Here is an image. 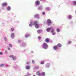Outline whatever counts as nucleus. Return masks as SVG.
Instances as JSON below:
<instances>
[{
	"label": "nucleus",
	"instance_id": "nucleus-20",
	"mask_svg": "<svg viewBox=\"0 0 76 76\" xmlns=\"http://www.w3.org/2000/svg\"><path fill=\"white\" fill-rule=\"evenodd\" d=\"M42 76H45V73L44 72H42L41 74V75Z\"/></svg>",
	"mask_w": 76,
	"mask_h": 76
},
{
	"label": "nucleus",
	"instance_id": "nucleus-19",
	"mask_svg": "<svg viewBox=\"0 0 76 76\" xmlns=\"http://www.w3.org/2000/svg\"><path fill=\"white\" fill-rule=\"evenodd\" d=\"M33 23L34 25H36L38 24V21H35Z\"/></svg>",
	"mask_w": 76,
	"mask_h": 76
},
{
	"label": "nucleus",
	"instance_id": "nucleus-25",
	"mask_svg": "<svg viewBox=\"0 0 76 76\" xmlns=\"http://www.w3.org/2000/svg\"><path fill=\"white\" fill-rule=\"evenodd\" d=\"M26 69L27 70H29L30 69V66H26Z\"/></svg>",
	"mask_w": 76,
	"mask_h": 76
},
{
	"label": "nucleus",
	"instance_id": "nucleus-13",
	"mask_svg": "<svg viewBox=\"0 0 76 76\" xmlns=\"http://www.w3.org/2000/svg\"><path fill=\"white\" fill-rule=\"evenodd\" d=\"M7 6V3L6 2H4L2 4V7H4V6Z\"/></svg>",
	"mask_w": 76,
	"mask_h": 76
},
{
	"label": "nucleus",
	"instance_id": "nucleus-4",
	"mask_svg": "<svg viewBox=\"0 0 76 76\" xmlns=\"http://www.w3.org/2000/svg\"><path fill=\"white\" fill-rule=\"evenodd\" d=\"M53 28L52 27H48L46 29V31L47 32H49L50 31H51Z\"/></svg>",
	"mask_w": 76,
	"mask_h": 76
},
{
	"label": "nucleus",
	"instance_id": "nucleus-47",
	"mask_svg": "<svg viewBox=\"0 0 76 76\" xmlns=\"http://www.w3.org/2000/svg\"><path fill=\"white\" fill-rule=\"evenodd\" d=\"M8 49L9 50H10V48L9 47L8 48Z\"/></svg>",
	"mask_w": 76,
	"mask_h": 76
},
{
	"label": "nucleus",
	"instance_id": "nucleus-1",
	"mask_svg": "<svg viewBox=\"0 0 76 76\" xmlns=\"http://www.w3.org/2000/svg\"><path fill=\"white\" fill-rule=\"evenodd\" d=\"M46 23L48 26H51L53 24V22H52V21L51 20L48 19L47 20Z\"/></svg>",
	"mask_w": 76,
	"mask_h": 76
},
{
	"label": "nucleus",
	"instance_id": "nucleus-32",
	"mask_svg": "<svg viewBox=\"0 0 76 76\" xmlns=\"http://www.w3.org/2000/svg\"><path fill=\"white\" fill-rule=\"evenodd\" d=\"M5 65H6V64H1L0 65V66L3 67V66H5Z\"/></svg>",
	"mask_w": 76,
	"mask_h": 76
},
{
	"label": "nucleus",
	"instance_id": "nucleus-29",
	"mask_svg": "<svg viewBox=\"0 0 76 76\" xmlns=\"http://www.w3.org/2000/svg\"><path fill=\"white\" fill-rule=\"evenodd\" d=\"M34 68L36 69H39V66H36L34 67Z\"/></svg>",
	"mask_w": 76,
	"mask_h": 76
},
{
	"label": "nucleus",
	"instance_id": "nucleus-9",
	"mask_svg": "<svg viewBox=\"0 0 76 76\" xmlns=\"http://www.w3.org/2000/svg\"><path fill=\"white\" fill-rule=\"evenodd\" d=\"M42 32H43V31H42V29H39L37 31V34H39L42 33Z\"/></svg>",
	"mask_w": 76,
	"mask_h": 76
},
{
	"label": "nucleus",
	"instance_id": "nucleus-53",
	"mask_svg": "<svg viewBox=\"0 0 76 76\" xmlns=\"http://www.w3.org/2000/svg\"><path fill=\"white\" fill-rule=\"evenodd\" d=\"M0 12H1V10H0Z\"/></svg>",
	"mask_w": 76,
	"mask_h": 76
},
{
	"label": "nucleus",
	"instance_id": "nucleus-33",
	"mask_svg": "<svg viewBox=\"0 0 76 76\" xmlns=\"http://www.w3.org/2000/svg\"><path fill=\"white\" fill-rule=\"evenodd\" d=\"M40 63L41 64H44V61H41L40 62Z\"/></svg>",
	"mask_w": 76,
	"mask_h": 76
},
{
	"label": "nucleus",
	"instance_id": "nucleus-3",
	"mask_svg": "<svg viewBox=\"0 0 76 76\" xmlns=\"http://www.w3.org/2000/svg\"><path fill=\"white\" fill-rule=\"evenodd\" d=\"M51 32L52 33V35H56V33L54 30V28H53L52 29V31H51Z\"/></svg>",
	"mask_w": 76,
	"mask_h": 76
},
{
	"label": "nucleus",
	"instance_id": "nucleus-27",
	"mask_svg": "<svg viewBox=\"0 0 76 76\" xmlns=\"http://www.w3.org/2000/svg\"><path fill=\"white\" fill-rule=\"evenodd\" d=\"M72 15H69L68 16V18L69 19H72Z\"/></svg>",
	"mask_w": 76,
	"mask_h": 76
},
{
	"label": "nucleus",
	"instance_id": "nucleus-2",
	"mask_svg": "<svg viewBox=\"0 0 76 76\" xmlns=\"http://www.w3.org/2000/svg\"><path fill=\"white\" fill-rule=\"evenodd\" d=\"M48 44L46 43H45L43 44L42 45V48L44 49H47L48 48Z\"/></svg>",
	"mask_w": 76,
	"mask_h": 76
},
{
	"label": "nucleus",
	"instance_id": "nucleus-51",
	"mask_svg": "<svg viewBox=\"0 0 76 76\" xmlns=\"http://www.w3.org/2000/svg\"><path fill=\"white\" fill-rule=\"evenodd\" d=\"M26 51V49H25L23 51H24V52H25V51Z\"/></svg>",
	"mask_w": 76,
	"mask_h": 76
},
{
	"label": "nucleus",
	"instance_id": "nucleus-43",
	"mask_svg": "<svg viewBox=\"0 0 76 76\" xmlns=\"http://www.w3.org/2000/svg\"><path fill=\"white\" fill-rule=\"evenodd\" d=\"M21 40H18V43H20V42H21Z\"/></svg>",
	"mask_w": 76,
	"mask_h": 76
},
{
	"label": "nucleus",
	"instance_id": "nucleus-15",
	"mask_svg": "<svg viewBox=\"0 0 76 76\" xmlns=\"http://www.w3.org/2000/svg\"><path fill=\"white\" fill-rule=\"evenodd\" d=\"M7 10L8 11H10L11 10V7L9 6H8L7 8Z\"/></svg>",
	"mask_w": 76,
	"mask_h": 76
},
{
	"label": "nucleus",
	"instance_id": "nucleus-30",
	"mask_svg": "<svg viewBox=\"0 0 76 76\" xmlns=\"http://www.w3.org/2000/svg\"><path fill=\"white\" fill-rule=\"evenodd\" d=\"M71 44H72V42L70 41H68V42L67 44L70 45Z\"/></svg>",
	"mask_w": 76,
	"mask_h": 76
},
{
	"label": "nucleus",
	"instance_id": "nucleus-42",
	"mask_svg": "<svg viewBox=\"0 0 76 76\" xmlns=\"http://www.w3.org/2000/svg\"><path fill=\"white\" fill-rule=\"evenodd\" d=\"M30 23H33V21L31 20L30 21Z\"/></svg>",
	"mask_w": 76,
	"mask_h": 76
},
{
	"label": "nucleus",
	"instance_id": "nucleus-8",
	"mask_svg": "<svg viewBox=\"0 0 76 76\" xmlns=\"http://www.w3.org/2000/svg\"><path fill=\"white\" fill-rule=\"evenodd\" d=\"M34 18H37L38 19H39V15L38 14H36L34 16Z\"/></svg>",
	"mask_w": 76,
	"mask_h": 76
},
{
	"label": "nucleus",
	"instance_id": "nucleus-18",
	"mask_svg": "<svg viewBox=\"0 0 76 76\" xmlns=\"http://www.w3.org/2000/svg\"><path fill=\"white\" fill-rule=\"evenodd\" d=\"M53 48L55 50H57V46L55 45L53 47Z\"/></svg>",
	"mask_w": 76,
	"mask_h": 76
},
{
	"label": "nucleus",
	"instance_id": "nucleus-11",
	"mask_svg": "<svg viewBox=\"0 0 76 76\" xmlns=\"http://www.w3.org/2000/svg\"><path fill=\"white\" fill-rule=\"evenodd\" d=\"M37 9L38 10H41L42 9V6H40L39 7L37 8Z\"/></svg>",
	"mask_w": 76,
	"mask_h": 76
},
{
	"label": "nucleus",
	"instance_id": "nucleus-35",
	"mask_svg": "<svg viewBox=\"0 0 76 76\" xmlns=\"http://www.w3.org/2000/svg\"><path fill=\"white\" fill-rule=\"evenodd\" d=\"M9 46L10 47H11V48H12V47H13V46H12V45L10 44H9Z\"/></svg>",
	"mask_w": 76,
	"mask_h": 76
},
{
	"label": "nucleus",
	"instance_id": "nucleus-28",
	"mask_svg": "<svg viewBox=\"0 0 76 76\" xmlns=\"http://www.w3.org/2000/svg\"><path fill=\"white\" fill-rule=\"evenodd\" d=\"M56 31L57 32H60V29L58 28H57L56 29Z\"/></svg>",
	"mask_w": 76,
	"mask_h": 76
},
{
	"label": "nucleus",
	"instance_id": "nucleus-44",
	"mask_svg": "<svg viewBox=\"0 0 76 76\" xmlns=\"http://www.w3.org/2000/svg\"><path fill=\"white\" fill-rule=\"evenodd\" d=\"M0 55H3V53L2 52H0Z\"/></svg>",
	"mask_w": 76,
	"mask_h": 76
},
{
	"label": "nucleus",
	"instance_id": "nucleus-5",
	"mask_svg": "<svg viewBox=\"0 0 76 76\" xmlns=\"http://www.w3.org/2000/svg\"><path fill=\"white\" fill-rule=\"evenodd\" d=\"M35 4H36V7H38V6H39V4H40V2H39V1L38 0H37L35 1Z\"/></svg>",
	"mask_w": 76,
	"mask_h": 76
},
{
	"label": "nucleus",
	"instance_id": "nucleus-14",
	"mask_svg": "<svg viewBox=\"0 0 76 76\" xmlns=\"http://www.w3.org/2000/svg\"><path fill=\"white\" fill-rule=\"evenodd\" d=\"M35 27L36 28H37V29H38V28H39V25L38 24L35 25Z\"/></svg>",
	"mask_w": 76,
	"mask_h": 76
},
{
	"label": "nucleus",
	"instance_id": "nucleus-24",
	"mask_svg": "<svg viewBox=\"0 0 76 76\" xmlns=\"http://www.w3.org/2000/svg\"><path fill=\"white\" fill-rule=\"evenodd\" d=\"M33 25H34V24L33 23H30L29 24V26H30V27H32Z\"/></svg>",
	"mask_w": 76,
	"mask_h": 76
},
{
	"label": "nucleus",
	"instance_id": "nucleus-37",
	"mask_svg": "<svg viewBox=\"0 0 76 76\" xmlns=\"http://www.w3.org/2000/svg\"><path fill=\"white\" fill-rule=\"evenodd\" d=\"M14 57L13 55H10L9 56V57L10 58H13Z\"/></svg>",
	"mask_w": 76,
	"mask_h": 76
},
{
	"label": "nucleus",
	"instance_id": "nucleus-40",
	"mask_svg": "<svg viewBox=\"0 0 76 76\" xmlns=\"http://www.w3.org/2000/svg\"><path fill=\"white\" fill-rule=\"evenodd\" d=\"M32 62L33 64H35V61L34 60H32Z\"/></svg>",
	"mask_w": 76,
	"mask_h": 76
},
{
	"label": "nucleus",
	"instance_id": "nucleus-26",
	"mask_svg": "<svg viewBox=\"0 0 76 76\" xmlns=\"http://www.w3.org/2000/svg\"><path fill=\"white\" fill-rule=\"evenodd\" d=\"M46 10L47 11H49L50 10V7H47L46 8Z\"/></svg>",
	"mask_w": 76,
	"mask_h": 76
},
{
	"label": "nucleus",
	"instance_id": "nucleus-21",
	"mask_svg": "<svg viewBox=\"0 0 76 76\" xmlns=\"http://www.w3.org/2000/svg\"><path fill=\"white\" fill-rule=\"evenodd\" d=\"M73 4L74 6H76V1H73Z\"/></svg>",
	"mask_w": 76,
	"mask_h": 76
},
{
	"label": "nucleus",
	"instance_id": "nucleus-34",
	"mask_svg": "<svg viewBox=\"0 0 76 76\" xmlns=\"http://www.w3.org/2000/svg\"><path fill=\"white\" fill-rule=\"evenodd\" d=\"M14 30H15V29H14V28H11V31L12 32L14 31Z\"/></svg>",
	"mask_w": 76,
	"mask_h": 76
},
{
	"label": "nucleus",
	"instance_id": "nucleus-46",
	"mask_svg": "<svg viewBox=\"0 0 76 76\" xmlns=\"http://www.w3.org/2000/svg\"><path fill=\"white\" fill-rule=\"evenodd\" d=\"M42 1L43 2H46V0H42Z\"/></svg>",
	"mask_w": 76,
	"mask_h": 76
},
{
	"label": "nucleus",
	"instance_id": "nucleus-49",
	"mask_svg": "<svg viewBox=\"0 0 76 76\" xmlns=\"http://www.w3.org/2000/svg\"><path fill=\"white\" fill-rule=\"evenodd\" d=\"M27 75H28V76H29L30 75V74L29 73H28L27 74Z\"/></svg>",
	"mask_w": 76,
	"mask_h": 76
},
{
	"label": "nucleus",
	"instance_id": "nucleus-12",
	"mask_svg": "<svg viewBox=\"0 0 76 76\" xmlns=\"http://www.w3.org/2000/svg\"><path fill=\"white\" fill-rule=\"evenodd\" d=\"M11 37L12 39H13V38H15V34L13 33H11Z\"/></svg>",
	"mask_w": 76,
	"mask_h": 76
},
{
	"label": "nucleus",
	"instance_id": "nucleus-38",
	"mask_svg": "<svg viewBox=\"0 0 76 76\" xmlns=\"http://www.w3.org/2000/svg\"><path fill=\"white\" fill-rule=\"evenodd\" d=\"M41 38H42V37L40 36H39L38 37V39H39V40H40V39H41Z\"/></svg>",
	"mask_w": 76,
	"mask_h": 76
},
{
	"label": "nucleus",
	"instance_id": "nucleus-7",
	"mask_svg": "<svg viewBox=\"0 0 76 76\" xmlns=\"http://www.w3.org/2000/svg\"><path fill=\"white\" fill-rule=\"evenodd\" d=\"M46 68L47 69L50 68V63H47L45 64Z\"/></svg>",
	"mask_w": 76,
	"mask_h": 76
},
{
	"label": "nucleus",
	"instance_id": "nucleus-23",
	"mask_svg": "<svg viewBox=\"0 0 76 76\" xmlns=\"http://www.w3.org/2000/svg\"><path fill=\"white\" fill-rule=\"evenodd\" d=\"M30 35L29 34H27L25 35V37L26 38H28L29 37Z\"/></svg>",
	"mask_w": 76,
	"mask_h": 76
},
{
	"label": "nucleus",
	"instance_id": "nucleus-48",
	"mask_svg": "<svg viewBox=\"0 0 76 76\" xmlns=\"http://www.w3.org/2000/svg\"><path fill=\"white\" fill-rule=\"evenodd\" d=\"M5 53H6V54H7V51L6 50L5 51Z\"/></svg>",
	"mask_w": 76,
	"mask_h": 76
},
{
	"label": "nucleus",
	"instance_id": "nucleus-52",
	"mask_svg": "<svg viewBox=\"0 0 76 76\" xmlns=\"http://www.w3.org/2000/svg\"><path fill=\"white\" fill-rule=\"evenodd\" d=\"M40 1H42V0H40Z\"/></svg>",
	"mask_w": 76,
	"mask_h": 76
},
{
	"label": "nucleus",
	"instance_id": "nucleus-41",
	"mask_svg": "<svg viewBox=\"0 0 76 76\" xmlns=\"http://www.w3.org/2000/svg\"><path fill=\"white\" fill-rule=\"evenodd\" d=\"M26 64L29 65V64H30V62L28 61L26 63Z\"/></svg>",
	"mask_w": 76,
	"mask_h": 76
},
{
	"label": "nucleus",
	"instance_id": "nucleus-36",
	"mask_svg": "<svg viewBox=\"0 0 76 76\" xmlns=\"http://www.w3.org/2000/svg\"><path fill=\"white\" fill-rule=\"evenodd\" d=\"M13 60H15L16 59V58L15 57H13Z\"/></svg>",
	"mask_w": 76,
	"mask_h": 76
},
{
	"label": "nucleus",
	"instance_id": "nucleus-6",
	"mask_svg": "<svg viewBox=\"0 0 76 76\" xmlns=\"http://www.w3.org/2000/svg\"><path fill=\"white\" fill-rule=\"evenodd\" d=\"M26 43L23 42L20 45L21 47H26Z\"/></svg>",
	"mask_w": 76,
	"mask_h": 76
},
{
	"label": "nucleus",
	"instance_id": "nucleus-31",
	"mask_svg": "<svg viewBox=\"0 0 76 76\" xmlns=\"http://www.w3.org/2000/svg\"><path fill=\"white\" fill-rule=\"evenodd\" d=\"M4 40L5 41H7V38L6 37H4Z\"/></svg>",
	"mask_w": 76,
	"mask_h": 76
},
{
	"label": "nucleus",
	"instance_id": "nucleus-17",
	"mask_svg": "<svg viewBox=\"0 0 76 76\" xmlns=\"http://www.w3.org/2000/svg\"><path fill=\"white\" fill-rule=\"evenodd\" d=\"M57 47H59V48H60V47H62V45L60 43H58L57 45Z\"/></svg>",
	"mask_w": 76,
	"mask_h": 76
},
{
	"label": "nucleus",
	"instance_id": "nucleus-22",
	"mask_svg": "<svg viewBox=\"0 0 76 76\" xmlns=\"http://www.w3.org/2000/svg\"><path fill=\"white\" fill-rule=\"evenodd\" d=\"M13 67L14 68V69H18V68L19 67V66H13Z\"/></svg>",
	"mask_w": 76,
	"mask_h": 76
},
{
	"label": "nucleus",
	"instance_id": "nucleus-10",
	"mask_svg": "<svg viewBox=\"0 0 76 76\" xmlns=\"http://www.w3.org/2000/svg\"><path fill=\"white\" fill-rule=\"evenodd\" d=\"M36 75L37 76H41V74L40 73V71H37L36 72Z\"/></svg>",
	"mask_w": 76,
	"mask_h": 76
},
{
	"label": "nucleus",
	"instance_id": "nucleus-39",
	"mask_svg": "<svg viewBox=\"0 0 76 76\" xmlns=\"http://www.w3.org/2000/svg\"><path fill=\"white\" fill-rule=\"evenodd\" d=\"M42 15H45V12H42Z\"/></svg>",
	"mask_w": 76,
	"mask_h": 76
},
{
	"label": "nucleus",
	"instance_id": "nucleus-16",
	"mask_svg": "<svg viewBox=\"0 0 76 76\" xmlns=\"http://www.w3.org/2000/svg\"><path fill=\"white\" fill-rule=\"evenodd\" d=\"M45 41L46 42L48 43L49 42H50V39H49V38H47L45 40Z\"/></svg>",
	"mask_w": 76,
	"mask_h": 76
},
{
	"label": "nucleus",
	"instance_id": "nucleus-50",
	"mask_svg": "<svg viewBox=\"0 0 76 76\" xmlns=\"http://www.w3.org/2000/svg\"><path fill=\"white\" fill-rule=\"evenodd\" d=\"M31 53H34V51H31Z\"/></svg>",
	"mask_w": 76,
	"mask_h": 76
},
{
	"label": "nucleus",
	"instance_id": "nucleus-45",
	"mask_svg": "<svg viewBox=\"0 0 76 76\" xmlns=\"http://www.w3.org/2000/svg\"><path fill=\"white\" fill-rule=\"evenodd\" d=\"M6 67H10V66L7 65H6Z\"/></svg>",
	"mask_w": 76,
	"mask_h": 76
}]
</instances>
